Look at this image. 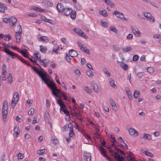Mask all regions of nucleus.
Returning a JSON list of instances; mask_svg holds the SVG:
<instances>
[{
  "label": "nucleus",
  "mask_w": 161,
  "mask_h": 161,
  "mask_svg": "<svg viewBox=\"0 0 161 161\" xmlns=\"http://www.w3.org/2000/svg\"><path fill=\"white\" fill-rule=\"evenodd\" d=\"M31 68L40 77L42 80L47 84V86L51 89L52 93L55 95H56V93L59 92L60 91L57 88V86L56 84L52 81H49L47 82L45 78L48 79L49 77V75L45 72L42 70V68H40L41 70V73L36 68L31 66Z\"/></svg>",
  "instance_id": "1"
},
{
  "label": "nucleus",
  "mask_w": 161,
  "mask_h": 161,
  "mask_svg": "<svg viewBox=\"0 0 161 161\" xmlns=\"http://www.w3.org/2000/svg\"><path fill=\"white\" fill-rule=\"evenodd\" d=\"M31 68L40 77L42 80L47 84V86L51 89L52 93L55 95H56V93L59 92L60 91L57 88V86L56 84L52 81H49L47 82L45 78L48 79L49 77V75L45 72L42 70V68H40L41 70V73L36 68L31 66Z\"/></svg>",
  "instance_id": "2"
},
{
  "label": "nucleus",
  "mask_w": 161,
  "mask_h": 161,
  "mask_svg": "<svg viewBox=\"0 0 161 161\" xmlns=\"http://www.w3.org/2000/svg\"><path fill=\"white\" fill-rule=\"evenodd\" d=\"M57 102L60 106V112L63 114V113L67 116H69V118H70L69 112L66 108L65 105L63 102L61 100H57Z\"/></svg>",
  "instance_id": "3"
},
{
  "label": "nucleus",
  "mask_w": 161,
  "mask_h": 161,
  "mask_svg": "<svg viewBox=\"0 0 161 161\" xmlns=\"http://www.w3.org/2000/svg\"><path fill=\"white\" fill-rule=\"evenodd\" d=\"M8 109V102L7 101H4L3 103L2 108V114L3 120L5 122L7 116Z\"/></svg>",
  "instance_id": "4"
},
{
  "label": "nucleus",
  "mask_w": 161,
  "mask_h": 161,
  "mask_svg": "<svg viewBox=\"0 0 161 161\" xmlns=\"http://www.w3.org/2000/svg\"><path fill=\"white\" fill-rule=\"evenodd\" d=\"M107 148L111 155L115 159L119 161H123L124 160V158L123 157L120 156L117 153L114 152L110 147H108Z\"/></svg>",
  "instance_id": "5"
},
{
  "label": "nucleus",
  "mask_w": 161,
  "mask_h": 161,
  "mask_svg": "<svg viewBox=\"0 0 161 161\" xmlns=\"http://www.w3.org/2000/svg\"><path fill=\"white\" fill-rule=\"evenodd\" d=\"M17 29H18V31L15 33V37L16 39V42H19L21 41V38L22 33V29L20 25H19L17 26Z\"/></svg>",
  "instance_id": "6"
},
{
  "label": "nucleus",
  "mask_w": 161,
  "mask_h": 161,
  "mask_svg": "<svg viewBox=\"0 0 161 161\" xmlns=\"http://www.w3.org/2000/svg\"><path fill=\"white\" fill-rule=\"evenodd\" d=\"M143 15L146 19L151 22L153 23L155 21L154 17L149 13L144 12Z\"/></svg>",
  "instance_id": "7"
},
{
  "label": "nucleus",
  "mask_w": 161,
  "mask_h": 161,
  "mask_svg": "<svg viewBox=\"0 0 161 161\" xmlns=\"http://www.w3.org/2000/svg\"><path fill=\"white\" fill-rule=\"evenodd\" d=\"M77 44L80 48L85 53H89V50L87 49V48L80 42L78 41L77 42Z\"/></svg>",
  "instance_id": "8"
},
{
  "label": "nucleus",
  "mask_w": 161,
  "mask_h": 161,
  "mask_svg": "<svg viewBox=\"0 0 161 161\" xmlns=\"http://www.w3.org/2000/svg\"><path fill=\"white\" fill-rule=\"evenodd\" d=\"M114 15H115L117 17L124 20H127V19L124 17L123 14L117 11H115L113 13Z\"/></svg>",
  "instance_id": "9"
},
{
  "label": "nucleus",
  "mask_w": 161,
  "mask_h": 161,
  "mask_svg": "<svg viewBox=\"0 0 161 161\" xmlns=\"http://www.w3.org/2000/svg\"><path fill=\"white\" fill-rule=\"evenodd\" d=\"M99 150L101 151V153L104 157H106L108 161H113L112 160L110 159L108 156L106 154V152L104 148L102 147H100L99 148Z\"/></svg>",
  "instance_id": "10"
},
{
  "label": "nucleus",
  "mask_w": 161,
  "mask_h": 161,
  "mask_svg": "<svg viewBox=\"0 0 161 161\" xmlns=\"http://www.w3.org/2000/svg\"><path fill=\"white\" fill-rule=\"evenodd\" d=\"M4 51L5 53L10 56L13 59L14 58L15 56H17V54L10 51L6 47H4Z\"/></svg>",
  "instance_id": "11"
},
{
  "label": "nucleus",
  "mask_w": 161,
  "mask_h": 161,
  "mask_svg": "<svg viewBox=\"0 0 161 161\" xmlns=\"http://www.w3.org/2000/svg\"><path fill=\"white\" fill-rule=\"evenodd\" d=\"M131 29L133 33L136 36L139 37L141 36V33L137 28L132 26H131Z\"/></svg>",
  "instance_id": "12"
},
{
  "label": "nucleus",
  "mask_w": 161,
  "mask_h": 161,
  "mask_svg": "<svg viewBox=\"0 0 161 161\" xmlns=\"http://www.w3.org/2000/svg\"><path fill=\"white\" fill-rule=\"evenodd\" d=\"M129 134L131 136H137L138 135V132L134 128H130L128 130Z\"/></svg>",
  "instance_id": "13"
},
{
  "label": "nucleus",
  "mask_w": 161,
  "mask_h": 161,
  "mask_svg": "<svg viewBox=\"0 0 161 161\" xmlns=\"http://www.w3.org/2000/svg\"><path fill=\"white\" fill-rule=\"evenodd\" d=\"M72 12V10L70 8H65L63 12L62 13L66 16H68Z\"/></svg>",
  "instance_id": "14"
},
{
  "label": "nucleus",
  "mask_w": 161,
  "mask_h": 161,
  "mask_svg": "<svg viewBox=\"0 0 161 161\" xmlns=\"http://www.w3.org/2000/svg\"><path fill=\"white\" fill-rule=\"evenodd\" d=\"M83 159L84 160L90 161L91 159V153L87 152H85L83 155Z\"/></svg>",
  "instance_id": "15"
},
{
  "label": "nucleus",
  "mask_w": 161,
  "mask_h": 161,
  "mask_svg": "<svg viewBox=\"0 0 161 161\" xmlns=\"http://www.w3.org/2000/svg\"><path fill=\"white\" fill-rule=\"evenodd\" d=\"M42 4L43 5L46 7H52L53 5V3L49 1H47L46 0H43L42 2Z\"/></svg>",
  "instance_id": "16"
},
{
  "label": "nucleus",
  "mask_w": 161,
  "mask_h": 161,
  "mask_svg": "<svg viewBox=\"0 0 161 161\" xmlns=\"http://www.w3.org/2000/svg\"><path fill=\"white\" fill-rule=\"evenodd\" d=\"M56 8L58 12L62 13L65 8H64V5L62 3H58L57 6Z\"/></svg>",
  "instance_id": "17"
},
{
  "label": "nucleus",
  "mask_w": 161,
  "mask_h": 161,
  "mask_svg": "<svg viewBox=\"0 0 161 161\" xmlns=\"http://www.w3.org/2000/svg\"><path fill=\"white\" fill-rule=\"evenodd\" d=\"M39 61L40 64L45 67L47 66V64L49 63L48 60L46 59H39Z\"/></svg>",
  "instance_id": "18"
},
{
  "label": "nucleus",
  "mask_w": 161,
  "mask_h": 161,
  "mask_svg": "<svg viewBox=\"0 0 161 161\" xmlns=\"http://www.w3.org/2000/svg\"><path fill=\"white\" fill-rule=\"evenodd\" d=\"M142 138L145 140H150L152 139V137L150 135L148 134L144 133Z\"/></svg>",
  "instance_id": "19"
},
{
  "label": "nucleus",
  "mask_w": 161,
  "mask_h": 161,
  "mask_svg": "<svg viewBox=\"0 0 161 161\" xmlns=\"http://www.w3.org/2000/svg\"><path fill=\"white\" fill-rule=\"evenodd\" d=\"M69 54L71 57L73 58L76 57L78 54L77 52L73 49H71L69 52Z\"/></svg>",
  "instance_id": "20"
},
{
  "label": "nucleus",
  "mask_w": 161,
  "mask_h": 161,
  "mask_svg": "<svg viewBox=\"0 0 161 161\" xmlns=\"http://www.w3.org/2000/svg\"><path fill=\"white\" fill-rule=\"evenodd\" d=\"M14 132L13 135L14 137H16L19 133V127L15 126L14 130Z\"/></svg>",
  "instance_id": "21"
},
{
  "label": "nucleus",
  "mask_w": 161,
  "mask_h": 161,
  "mask_svg": "<svg viewBox=\"0 0 161 161\" xmlns=\"http://www.w3.org/2000/svg\"><path fill=\"white\" fill-rule=\"evenodd\" d=\"M40 41H42L44 42L47 43L49 41V39L47 37L42 36L39 38Z\"/></svg>",
  "instance_id": "22"
},
{
  "label": "nucleus",
  "mask_w": 161,
  "mask_h": 161,
  "mask_svg": "<svg viewBox=\"0 0 161 161\" xmlns=\"http://www.w3.org/2000/svg\"><path fill=\"white\" fill-rule=\"evenodd\" d=\"M108 80L110 85L112 87L115 88L116 87V86L115 84L114 80L113 79L110 78L108 79Z\"/></svg>",
  "instance_id": "23"
},
{
  "label": "nucleus",
  "mask_w": 161,
  "mask_h": 161,
  "mask_svg": "<svg viewBox=\"0 0 161 161\" xmlns=\"http://www.w3.org/2000/svg\"><path fill=\"white\" fill-rule=\"evenodd\" d=\"M10 25L11 26H13L16 23L17 21V19L14 17H12L10 18Z\"/></svg>",
  "instance_id": "24"
},
{
  "label": "nucleus",
  "mask_w": 161,
  "mask_h": 161,
  "mask_svg": "<svg viewBox=\"0 0 161 161\" xmlns=\"http://www.w3.org/2000/svg\"><path fill=\"white\" fill-rule=\"evenodd\" d=\"M7 9V7L4 4L0 3V11L4 13L6 9Z\"/></svg>",
  "instance_id": "25"
},
{
  "label": "nucleus",
  "mask_w": 161,
  "mask_h": 161,
  "mask_svg": "<svg viewBox=\"0 0 161 161\" xmlns=\"http://www.w3.org/2000/svg\"><path fill=\"white\" fill-rule=\"evenodd\" d=\"M12 100L18 102L19 100V94L17 92H15L13 97Z\"/></svg>",
  "instance_id": "26"
},
{
  "label": "nucleus",
  "mask_w": 161,
  "mask_h": 161,
  "mask_svg": "<svg viewBox=\"0 0 161 161\" xmlns=\"http://www.w3.org/2000/svg\"><path fill=\"white\" fill-rule=\"evenodd\" d=\"M108 5L110 6L111 8H113L114 6V3L110 0H103Z\"/></svg>",
  "instance_id": "27"
},
{
  "label": "nucleus",
  "mask_w": 161,
  "mask_h": 161,
  "mask_svg": "<svg viewBox=\"0 0 161 161\" xmlns=\"http://www.w3.org/2000/svg\"><path fill=\"white\" fill-rule=\"evenodd\" d=\"M92 85L93 86V89L94 91L96 93L98 92V86L95 82H93L92 83Z\"/></svg>",
  "instance_id": "28"
},
{
  "label": "nucleus",
  "mask_w": 161,
  "mask_h": 161,
  "mask_svg": "<svg viewBox=\"0 0 161 161\" xmlns=\"http://www.w3.org/2000/svg\"><path fill=\"white\" fill-rule=\"evenodd\" d=\"M99 13L100 14L103 15L104 17H107L108 15L107 11L105 9L101 10L99 11Z\"/></svg>",
  "instance_id": "29"
},
{
  "label": "nucleus",
  "mask_w": 161,
  "mask_h": 161,
  "mask_svg": "<svg viewBox=\"0 0 161 161\" xmlns=\"http://www.w3.org/2000/svg\"><path fill=\"white\" fill-rule=\"evenodd\" d=\"M40 50L42 53H45L47 51V48L46 47L43 46L42 45L40 46Z\"/></svg>",
  "instance_id": "30"
},
{
  "label": "nucleus",
  "mask_w": 161,
  "mask_h": 161,
  "mask_svg": "<svg viewBox=\"0 0 161 161\" xmlns=\"http://www.w3.org/2000/svg\"><path fill=\"white\" fill-rule=\"evenodd\" d=\"M70 131L69 133V135L70 137H72L74 135V132L73 130V128L72 126V125L71 124H70Z\"/></svg>",
  "instance_id": "31"
},
{
  "label": "nucleus",
  "mask_w": 161,
  "mask_h": 161,
  "mask_svg": "<svg viewBox=\"0 0 161 161\" xmlns=\"http://www.w3.org/2000/svg\"><path fill=\"white\" fill-rule=\"evenodd\" d=\"M78 130L83 135V136L86 139H91V137L89 136V135H88L86 134L84 132V131L83 130H81L80 129H78Z\"/></svg>",
  "instance_id": "32"
},
{
  "label": "nucleus",
  "mask_w": 161,
  "mask_h": 161,
  "mask_svg": "<svg viewBox=\"0 0 161 161\" xmlns=\"http://www.w3.org/2000/svg\"><path fill=\"white\" fill-rule=\"evenodd\" d=\"M20 53H21L22 55L25 58H26L29 57L27 54V52L26 49H24L23 51H20Z\"/></svg>",
  "instance_id": "33"
},
{
  "label": "nucleus",
  "mask_w": 161,
  "mask_h": 161,
  "mask_svg": "<svg viewBox=\"0 0 161 161\" xmlns=\"http://www.w3.org/2000/svg\"><path fill=\"white\" fill-rule=\"evenodd\" d=\"M52 142L54 145L57 144L58 142V141L54 136H53L52 138Z\"/></svg>",
  "instance_id": "34"
},
{
  "label": "nucleus",
  "mask_w": 161,
  "mask_h": 161,
  "mask_svg": "<svg viewBox=\"0 0 161 161\" xmlns=\"http://www.w3.org/2000/svg\"><path fill=\"white\" fill-rule=\"evenodd\" d=\"M26 58L29 59L31 62H32L33 64L36 65L40 68L41 69V66L37 63L36 61L33 60L32 58H30L29 57Z\"/></svg>",
  "instance_id": "35"
},
{
  "label": "nucleus",
  "mask_w": 161,
  "mask_h": 161,
  "mask_svg": "<svg viewBox=\"0 0 161 161\" xmlns=\"http://www.w3.org/2000/svg\"><path fill=\"white\" fill-rule=\"evenodd\" d=\"M103 73L106 75L108 77H109L110 76V74L109 72H108L107 69L105 68H104L103 69Z\"/></svg>",
  "instance_id": "36"
},
{
  "label": "nucleus",
  "mask_w": 161,
  "mask_h": 161,
  "mask_svg": "<svg viewBox=\"0 0 161 161\" xmlns=\"http://www.w3.org/2000/svg\"><path fill=\"white\" fill-rule=\"evenodd\" d=\"M7 79L8 82L10 84H11L12 82V76L11 73L8 74Z\"/></svg>",
  "instance_id": "37"
},
{
  "label": "nucleus",
  "mask_w": 161,
  "mask_h": 161,
  "mask_svg": "<svg viewBox=\"0 0 161 161\" xmlns=\"http://www.w3.org/2000/svg\"><path fill=\"white\" fill-rule=\"evenodd\" d=\"M75 8L76 10L80 11L82 9L81 5L79 3H76L75 5Z\"/></svg>",
  "instance_id": "38"
},
{
  "label": "nucleus",
  "mask_w": 161,
  "mask_h": 161,
  "mask_svg": "<svg viewBox=\"0 0 161 161\" xmlns=\"http://www.w3.org/2000/svg\"><path fill=\"white\" fill-rule=\"evenodd\" d=\"M109 30L112 31L116 33H118V31L115 27L113 26H111L109 27Z\"/></svg>",
  "instance_id": "39"
},
{
  "label": "nucleus",
  "mask_w": 161,
  "mask_h": 161,
  "mask_svg": "<svg viewBox=\"0 0 161 161\" xmlns=\"http://www.w3.org/2000/svg\"><path fill=\"white\" fill-rule=\"evenodd\" d=\"M140 95V92L138 91L135 90L134 91V97L136 98H137Z\"/></svg>",
  "instance_id": "40"
},
{
  "label": "nucleus",
  "mask_w": 161,
  "mask_h": 161,
  "mask_svg": "<svg viewBox=\"0 0 161 161\" xmlns=\"http://www.w3.org/2000/svg\"><path fill=\"white\" fill-rule=\"evenodd\" d=\"M59 46L57 45L55 46L53 49V52H54L56 54L58 53L57 50L59 49Z\"/></svg>",
  "instance_id": "41"
},
{
  "label": "nucleus",
  "mask_w": 161,
  "mask_h": 161,
  "mask_svg": "<svg viewBox=\"0 0 161 161\" xmlns=\"http://www.w3.org/2000/svg\"><path fill=\"white\" fill-rule=\"evenodd\" d=\"M11 36L10 34H7L5 35L3 37L4 40L8 41L10 39H11Z\"/></svg>",
  "instance_id": "42"
},
{
  "label": "nucleus",
  "mask_w": 161,
  "mask_h": 161,
  "mask_svg": "<svg viewBox=\"0 0 161 161\" xmlns=\"http://www.w3.org/2000/svg\"><path fill=\"white\" fill-rule=\"evenodd\" d=\"M46 151L45 149H42L38 150L37 152V153L39 155H42Z\"/></svg>",
  "instance_id": "43"
},
{
  "label": "nucleus",
  "mask_w": 161,
  "mask_h": 161,
  "mask_svg": "<svg viewBox=\"0 0 161 161\" xmlns=\"http://www.w3.org/2000/svg\"><path fill=\"white\" fill-rule=\"evenodd\" d=\"M84 89L88 93H90L92 92V89L87 86H85Z\"/></svg>",
  "instance_id": "44"
},
{
  "label": "nucleus",
  "mask_w": 161,
  "mask_h": 161,
  "mask_svg": "<svg viewBox=\"0 0 161 161\" xmlns=\"http://www.w3.org/2000/svg\"><path fill=\"white\" fill-rule=\"evenodd\" d=\"M86 75L89 77H91L93 76V72L92 71L89 70L86 71Z\"/></svg>",
  "instance_id": "45"
},
{
  "label": "nucleus",
  "mask_w": 161,
  "mask_h": 161,
  "mask_svg": "<svg viewBox=\"0 0 161 161\" xmlns=\"http://www.w3.org/2000/svg\"><path fill=\"white\" fill-rule=\"evenodd\" d=\"M145 75V73L143 72H140L138 73L136 75L139 78H141L142 76H144Z\"/></svg>",
  "instance_id": "46"
},
{
  "label": "nucleus",
  "mask_w": 161,
  "mask_h": 161,
  "mask_svg": "<svg viewBox=\"0 0 161 161\" xmlns=\"http://www.w3.org/2000/svg\"><path fill=\"white\" fill-rule=\"evenodd\" d=\"M79 35L80 36H81L82 37L86 39L88 38V36H86L85 34V33L83 31H81V32L79 34Z\"/></svg>",
  "instance_id": "47"
},
{
  "label": "nucleus",
  "mask_w": 161,
  "mask_h": 161,
  "mask_svg": "<svg viewBox=\"0 0 161 161\" xmlns=\"http://www.w3.org/2000/svg\"><path fill=\"white\" fill-rule=\"evenodd\" d=\"M34 57L36 60H38L39 61V59H41V56L39 55V53H34Z\"/></svg>",
  "instance_id": "48"
},
{
  "label": "nucleus",
  "mask_w": 161,
  "mask_h": 161,
  "mask_svg": "<svg viewBox=\"0 0 161 161\" xmlns=\"http://www.w3.org/2000/svg\"><path fill=\"white\" fill-rule=\"evenodd\" d=\"M18 102H16V101H14L13 100H12L11 103V108L13 109L15 107L16 104H17Z\"/></svg>",
  "instance_id": "49"
},
{
  "label": "nucleus",
  "mask_w": 161,
  "mask_h": 161,
  "mask_svg": "<svg viewBox=\"0 0 161 161\" xmlns=\"http://www.w3.org/2000/svg\"><path fill=\"white\" fill-rule=\"evenodd\" d=\"M110 102L111 106L113 107L114 108L116 106V104L113 100L111 98H110L109 99Z\"/></svg>",
  "instance_id": "50"
},
{
  "label": "nucleus",
  "mask_w": 161,
  "mask_h": 161,
  "mask_svg": "<svg viewBox=\"0 0 161 161\" xmlns=\"http://www.w3.org/2000/svg\"><path fill=\"white\" fill-rule=\"evenodd\" d=\"M3 21L6 23H9L10 22V18H4L3 19Z\"/></svg>",
  "instance_id": "51"
},
{
  "label": "nucleus",
  "mask_w": 161,
  "mask_h": 161,
  "mask_svg": "<svg viewBox=\"0 0 161 161\" xmlns=\"http://www.w3.org/2000/svg\"><path fill=\"white\" fill-rule=\"evenodd\" d=\"M147 70L148 72L150 73H152L154 72L153 69L152 67H147Z\"/></svg>",
  "instance_id": "52"
},
{
  "label": "nucleus",
  "mask_w": 161,
  "mask_h": 161,
  "mask_svg": "<svg viewBox=\"0 0 161 161\" xmlns=\"http://www.w3.org/2000/svg\"><path fill=\"white\" fill-rule=\"evenodd\" d=\"M101 25L104 27H107L108 26V24L107 22L104 21H101Z\"/></svg>",
  "instance_id": "53"
},
{
  "label": "nucleus",
  "mask_w": 161,
  "mask_h": 161,
  "mask_svg": "<svg viewBox=\"0 0 161 161\" xmlns=\"http://www.w3.org/2000/svg\"><path fill=\"white\" fill-rule=\"evenodd\" d=\"M70 17L73 19H74L76 17V12L74 11L72 14H70Z\"/></svg>",
  "instance_id": "54"
},
{
  "label": "nucleus",
  "mask_w": 161,
  "mask_h": 161,
  "mask_svg": "<svg viewBox=\"0 0 161 161\" xmlns=\"http://www.w3.org/2000/svg\"><path fill=\"white\" fill-rule=\"evenodd\" d=\"M118 140L119 141V140H120L121 141V143L123 142V144L125 145V148H128V146L124 142V141L122 140V138L121 137H119L118 138Z\"/></svg>",
  "instance_id": "55"
},
{
  "label": "nucleus",
  "mask_w": 161,
  "mask_h": 161,
  "mask_svg": "<svg viewBox=\"0 0 161 161\" xmlns=\"http://www.w3.org/2000/svg\"><path fill=\"white\" fill-rule=\"evenodd\" d=\"M34 113V109L33 108H31L28 112V114L31 115L33 114Z\"/></svg>",
  "instance_id": "56"
},
{
  "label": "nucleus",
  "mask_w": 161,
  "mask_h": 161,
  "mask_svg": "<svg viewBox=\"0 0 161 161\" xmlns=\"http://www.w3.org/2000/svg\"><path fill=\"white\" fill-rule=\"evenodd\" d=\"M73 31L75 32L79 35L80 32H81V30L77 28H75L73 30Z\"/></svg>",
  "instance_id": "57"
},
{
  "label": "nucleus",
  "mask_w": 161,
  "mask_h": 161,
  "mask_svg": "<svg viewBox=\"0 0 161 161\" xmlns=\"http://www.w3.org/2000/svg\"><path fill=\"white\" fill-rule=\"evenodd\" d=\"M131 50V48L130 47H127L125 48H123V51L125 52H128Z\"/></svg>",
  "instance_id": "58"
},
{
  "label": "nucleus",
  "mask_w": 161,
  "mask_h": 161,
  "mask_svg": "<svg viewBox=\"0 0 161 161\" xmlns=\"http://www.w3.org/2000/svg\"><path fill=\"white\" fill-rule=\"evenodd\" d=\"M127 159L128 161H135V159L134 158L132 157H131L130 156H127Z\"/></svg>",
  "instance_id": "59"
},
{
  "label": "nucleus",
  "mask_w": 161,
  "mask_h": 161,
  "mask_svg": "<svg viewBox=\"0 0 161 161\" xmlns=\"http://www.w3.org/2000/svg\"><path fill=\"white\" fill-rule=\"evenodd\" d=\"M17 157L18 159H22L24 158L23 155L21 153H19L18 154Z\"/></svg>",
  "instance_id": "60"
},
{
  "label": "nucleus",
  "mask_w": 161,
  "mask_h": 161,
  "mask_svg": "<svg viewBox=\"0 0 161 161\" xmlns=\"http://www.w3.org/2000/svg\"><path fill=\"white\" fill-rule=\"evenodd\" d=\"M117 64L119 65L121 68H122V67H123L124 64H125V63L123 62H120L118 61V60H117Z\"/></svg>",
  "instance_id": "61"
},
{
  "label": "nucleus",
  "mask_w": 161,
  "mask_h": 161,
  "mask_svg": "<svg viewBox=\"0 0 161 161\" xmlns=\"http://www.w3.org/2000/svg\"><path fill=\"white\" fill-rule=\"evenodd\" d=\"M126 38L128 39L131 40L133 38V35L131 34H129V35L126 36Z\"/></svg>",
  "instance_id": "62"
},
{
  "label": "nucleus",
  "mask_w": 161,
  "mask_h": 161,
  "mask_svg": "<svg viewBox=\"0 0 161 161\" xmlns=\"http://www.w3.org/2000/svg\"><path fill=\"white\" fill-rule=\"evenodd\" d=\"M153 37L158 39H161V34H156L153 36Z\"/></svg>",
  "instance_id": "63"
},
{
  "label": "nucleus",
  "mask_w": 161,
  "mask_h": 161,
  "mask_svg": "<svg viewBox=\"0 0 161 161\" xmlns=\"http://www.w3.org/2000/svg\"><path fill=\"white\" fill-rule=\"evenodd\" d=\"M128 68V65L126 64H125L122 67V68L125 70H127Z\"/></svg>",
  "instance_id": "64"
}]
</instances>
